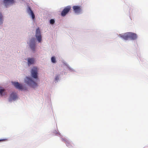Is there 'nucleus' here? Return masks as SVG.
<instances>
[{
	"label": "nucleus",
	"mask_w": 148,
	"mask_h": 148,
	"mask_svg": "<svg viewBox=\"0 0 148 148\" xmlns=\"http://www.w3.org/2000/svg\"><path fill=\"white\" fill-rule=\"evenodd\" d=\"M6 139H0V141H5V140H6Z\"/></svg>",
	"instance_id": "nucleus-19"
},
{
	"label": "nucleus",
	"mask_w": 148,
	"mask_h": 148,
	"mask_svg": "<svg viewBox=\"0 0 148 148\" xmlns=\"http://www.w3.org/2000/svg\"><path fill=\"white\" fill-rule=\"evenodd\" d=\"M50 23L53 24L55 23V21L53 19H51L50 20Z\"/></svg>",
	"instance_id": "nucleus-17"
},
{
	"label": "nucleus",
	"mask_w": 148,
	"mask_h": 148,
	"mask_svg": "<svg viewBox=\"0 0 148 148\" xmlns=\"http://www.w3.org/2000/svg\"><path fill=\"white\" fill-rule=\"evenodd\" d=\"M7 94L5 91V89L0 87V96L2 97Z\"/></svg>",
	"instance_id": "nucleus-11"
},
{
	"label": "nucleus",
	"mask_w": 148,
	"mask_h": 148,
	"mask_svg": "<svg viewBox=\"0 0 148 148\" xmlns=\"http://www.w3.org/2000/svg\"><path fill=\"white\" fill-rule=\"evenodd\" d=\"M25 81L26 83L33 88H34L37 86V83L34 82L31 78L27 77Z\"/></svg>",
	"instance_id": "nucleus-2"
},
{
	"label": "nucleus",
	"mask_w": 148,
	"mask_h": 148,
	"mask_svg": "<svg viewBox=\"0 0 148 148\" xmlns=\"http://www.w3.org/2000/svg\"><path fill=\"white\" fill-rule=\"evenodd\" d=\"M3 23V16L1 14L0 12V24Z\"/></svg>",
	"instance_id": "nucleus-15"
},
{
	"label": "nucleus",
	"mask_w": 148,
	"mask_h": 148,
	"mask_svg": "<svg viewBox=\"0 0 148 148\" xmlns=\"http://www.w3.org/2000/svg\"><path fill=\"white\" fill-rule=\"evenodd\" d=\"M67 140L66 138H62V140L66 143V140Z\"/></svg>",
	"instance_id": "nucleus-18"
},
{
	"label": "nucleus",
	"mask_w": 148,
	"mask_h": 148,
	"mask_svg": "<svg viewBox=\"0 0 148 148\" xmlns=\"http://www.w3.org/2000/svg\"><path fill=\"white\" fill-rule=\"evenodd\" d=\"M3 2L5 6L7 7L8 6L14 3V0H4Z\"/></svg>",
	"instance_id": "nucleus-7"
},
{
	"label": "nucleus",
	"mask_w": 148,
	"mask_h": 148,
	"mask_svg": "<svg viewBox=\"0 0 148 148\" xmlns=\"http://www.w3.org/2000/svg\"><path fill=\"white\" fill-rule=\"evenodd\" d=\"M36 37L39 42H40L42 40V37L39 28H37L36 30Z\"/></svg>",
	"instance_id": "nucleus-4"
},
{
	"label": "nucleus",
	"mask_w": 148,
	"mask_h": 148,
	"mask_svg": "<svg viewBox=\"0 0 148 148\" xmlns=\"http://www.w3.org/2000/svg\"><path fill=\"white\" fill-rule=\"evenodd\" d=\"M58 79V76L56 77L55 78V79L56 80H57Z\"/></svg>",
	"instance_id": "nucleus-20"
},
{
	"label": "nucleus",
	"mask_w": 148,
	"mask_h": 148,
	"mask_svg": "<svg viewBox=\"0 0 148 148\" xmlns=\"http://www.w3.org/2000/svg\"><path fill=\"white\" fill-rule=\"evenodd\" d=\"M27 12L30 14L32 16V18L33 19L35 18V15L34 14L33 12L31 10L30 7H29L27 9Z\"/></svg>",
	"instance_id": "nucleus-12"
},
{
	"label": "nucleus",
	"mask_w": 148,
	"mask_h": 148,
	"mask_svg": "<svg viewBox=\"0 0 148 148\" xmlns=\"http://www.w3.org/2000/svg\"><path fill=\"white\" fill-rule=\"evenodd\" d=\"M17 98V95L15 92H13L11 93L10 95L9 99V101H11L12 100H15Z\"/></svg>",
	"instance_id": "nucleus-9"
},
{
	"label": "nucleus",
	"mask_w": 148,
	"mask_h": 148,
	"mask_svg": "<svg viewBox=\"0 0 148 148\" xmlns=\"http://www.w3.org/2000/svg\"><path fill=\"white\" fill-rule=\"evenodd\" d=\"M71 8L70 6H68L65 7L62 10L61 15L62 16H65L71 10Z\"/></svg>",
	"instance_id": "nucleus-5"
},
{
	"label": "nucleus",
	"mask_w": 148,
	"mask_h": 148,
	"mask_svg": "<svg viewBox=\"0 0 148 148\" xmlns=\"http://www.w3.org/2000/svg\"><path fill=\"white\" fill-rule=\"evenodd\" d=\"M35 38H33L30 40V46L32 51L34 52L35 51Z\"/></svg>",
	"instance_id": "nucleus-6"
},
{
	"label": "nucleus",
	"mask_w": 148,
	"mask_h": 148,
	"mask_svg": "<svg viewBox=\"0 0 148 148\" xmlns=\"http://www.w3.org/2000/svg\"><path fill=\"white\" fill-rule=\"evenodd\" d=\"M51 61L53 63H55L56 62V59L54 56H53L51 57Z\"/></svg>",
	"instance_id": "nucleus-16"
},
{
	"label": "nucleus",
	"mask_w": 148,
	"mask_h": 148,
	"mask_svg": "<svg viewBox=\"0 0 148 148\" xmlns=\"http://www.w3.org/2000/svg\"><path fill=\"white\" fill-rule=\"evenodd\" d=\"M12 84L16 88L19 89H23L22 85L19 84L18 82H12Z\"/></svg>",
	"instance_id": "nucleus-10"
},
{
	"label": "nucleus",
	"mask_w": 148,
	"mask_h": 148,
	"mask_svg": "<svg viewBox=\"0 0 148 148\" xmlns=\"http://www.w3.org/2000/svg\"><path fill=\"white\" fill-rule=\"evenodd\" d=\"M34 60L33 58H29L28 59V62L29 65L32 64L34 63Z\"/></svg>",
	"instance_id": "nucleus-13"
},
{
	"label": "nucleus",
	"mask_w": 148,
	"mask_h": 148,
	"mask_svg": "<svg viewBox=\"0 0 148 148\" xmlns=\"http://www.w3.org/2000/svg\"><path fill=\"white\" fill-rule=\"evenodd\" d=\"M120 37L125 40H127L129 38L132 40H135L136 39L137 36L135 33L128 32L120 34Z\"/></svg>",
	"instance_id": "nucleus-1"
},
{
	"label": "nucleus",
	"mask_w": 148,
	"mask_h": 148,
	"mask_svg": "<svg viewBox=\"0 0 148 148\" xmlns=\"http://www.w3.org/2000/svg\"><path fill=\"white\" fill-rule=\"evenodd\" d=\"M66 146L68 147H70L71 146V145L68 140H66Z\"/></svg>",
	"instance_id": "nucleus-14"
},
{
	"label": "nucleus",
	"mask_w": 148,
	"mask_h": 148,
	"mask_svg": "<svg viewBox=\"0 0 148 148\" xmlns=\"http://www.w3.org/2000/svg\"><path fill=\"white\" fill-rule=\"evenodd\" d=\"M38 69L37 67H33L31 71V75L32 77L35 79L37 78Z\"/></svg>",
	"instance_id": "nucleus-3"
},
{
	"label": "nucleus",
	"mask_w": 148,
	"mask_h": 148,
	"mask_svg": "<svg viewBox=\"0 0 148 148\" xmlns=\"http://www.w3.org/2000/svg\"><path fill=\"white\" fill-rule=\"evenodd\" d=\"M73 8L75 13H79L81 12L82 10L80 7L79 6H74L73 7Z\"/></svg>",
	"instance_id": "nucleus-8"
}]
</instances>
